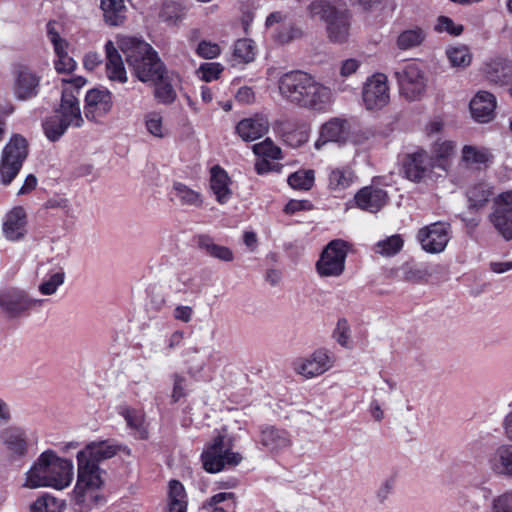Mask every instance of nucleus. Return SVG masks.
Instances as JSON below:
<instances>
[{
	"instance_id": "nucleus-64",
	"label": "nucleus",
	"mask_w": 512,
	"mask_h": 512,
	"mask_svg": "<svg viewBox=\"0 0 512 512\" xmlns=\"http://www.w3.org/2000/svg\"><path fill=\"white\" fill-rule=\"evenodd\" d=\"M395 481L393 478L386 479L381 486L379 487L377 491V498L383 502L385 501L389 495L392 493L394 489Z\"/></svg>"
},
{
	"instance_id": "nucleus-29",
	"label": "nucleus",
	"mask_w": 512,
	"mask_h": 512,
	"mask_svg": "<svg viewBox=\"0 0 512 512\" xmlns=\"http://www.w3.org/2000/svg\"><path fill=\"white\" fill-rule=\"evenodd\" d=\"M485 75L491 83L509 86V93L512 97V65L508 60L497 58L486 63Z\"/></svg>"
},
{
	"instance_id": "nucleus-48",
	"label": "nucleus",
	"mask_w": 512,
	"mask_h": 512,
	"mask_svg": "<svg viewBox=\"0 0 512 512\" xmlns=\"http://www.w3.org/2000/svg\"><path fill=\"white\" fill-rule=\"evenodd\" d=\"M252 150L255 155L260 158L279 160L282 159V151L280 147L275 145L270 138L253 145Z\"/></svg>"
},
{
	"instance_id": "nucleus-24",
	"label": "nucleus",
	"mask_w": 512,
	"mask_h": 512,
	"mask_svg": "<svg viewBox=\"0 0 512 512\" xmlns=\"http://www.w3.org/2000/svg\"><path fill=\"white\" fill-rule=\"evenodd\" d=\"M269 121L266 116L256 114L253 117L242 119L236 125V133L246 141H255L268 132Z\"/></svg>"
},
{
	"instance_id": "nucleus-32",
	"label": "nucleus",
	"mask_w": 512,
	"mask_h": 512,
	"mask_svg": "<svg viewBox=\"0 0 512 512\" xmlns=\"http://www.w3.org/2000/svg\"><path fill=\"white\" fill-rule=\"evenodd\" d=\"M230 185L231 180L227 172L218 165L213 166L210 171V188L220 204L230 200L232 196Z\"/></svg>"
},
{
	"instance_id": "nucleus-5",
	"label": "nucleus",
	"mask_w": 512,
	"mask_h": 512,
	"mask_svg": "<svg viewBox=\"0 0 512 512\" xmlns=\"http://www.w3.org/2000/svg\"><path fill=\"white\" fill-rule=\"evenodd\" d=\"M243 457L232 451V440L226 435H217L201 454L203 468L208 473H218L226 466H236Z\"/></svg>"
},
{
	"instance_id": "nucleus-35",
	"label": "nucleus",
	"mask_w": 512,
	"mask_h": 512,
	"mask_svg": "<svg viewBox=\"0 0 512 512\" xmlns=\"http://www.w3.org/2000/svg\"><path fill=\"white\" fill-rule=\"evenodd\" d=\"M197 245L207 255L218 260L231 262L234 259L233 252L230 248L216 244L208 235H199L197 237Z\"/></svg>"
},
{
	"instance_id": "nucleus-52",
	"label": "nucleus",
	"mask_w": 512,
	"mask_h": 512,
	"mask_svg": "<svg viewBox=\"0 0 512 512\" xmlns=\"http://www.w3.org/2000/svg\"><path fill=\"white\" fill-rule=\"evenodd\" d=\"M145 127L147 131L157 138H163L166 130L163 126V117L159 112H148L144 116Z\"/></svg>"
},
{
	"instance_id": "nucleus-54",
	"label": "nucleus",
	"mask_w": 512,
	"mask_h": 512,
	"mask_svg": "<svg viewBox=\"0 0 512 512\" xmlns=\"http://www.w3.org/2000/svg\"><path fill=\"white\" fill-rule=\"evenodd\" d=\"M154 83L156 84L154 95L158 102L167 105L175 101L176 91L170 83L165 81L164 77Z\"/></svg>"
},
{
	"instance_id": "nucleus-59",
	"label": "nucleus",
	"mask_w": 512,
	"mask_h": 512,
	"mask_svg": "<svg viewBox=\"0 0 512 512\" xmlns=\"http://www.w3.org/2000/svg\"><path fill=\"white\" fill-rule=\"evenodd\" d=\"M492 512H512V492H505L493 499Z\"/></svg>"
},
{
	"instance_id": "nucleus-8",
	"label": "nucleus",
	"mask_w": 512,
	"mask_h": 512,
	"mask_svg": "<svg viewBox=\"0 0 512 512\" xmlns=\"http://www.w3.org/2000/svg\"><path fill=\"white\" fill-rule=\"evenodd\" d=\"M436 170L430 154L424 149L408 153L402 160V171L405 178L415 183H427L442 177L443 174Z\"/></svg>"
},
{
	"instance_id": "nucleus-15",
	"label": "nucleus",
	"mask_w": 512,
	"mask_h": 512,
	"mask_svg": "<svg viewBox=\"0 0 512 512\" xmlns=\"http://www.w3.org/2000/svg\"><path fill=\"white\" fill-rule=\"evenodd\" d=\"M332 355L326 349H318L306 358L294 362V370L306 377L312 378L323 374L333 366Z\"/></svg>"
},
{
	"instance_id": "nucleus-10",
	"label": "nucleus",
	"mask_w": 512,
	"mask_h": 512,
	"mask_svg": "<svg viewBox=\"0 0 512 512\" xmlns=\"http://www.w3.org/2000/svg\"><path fill=\"white\" fill-rule=\"evenodd\" d=\"M401 94L408 100H419L426 89V78L416 63H407L394 72Z\"/></svg>"
},
{
	"instance_id": "nucleus-12",
	"label": "nucleus",
	"mask_w": 512,
	"mask_h": 512,
	"mask_svg": "<svg viewBox=\"0 0 512 512\" xmlns=\"http://www.w3.org/2000/svg\"><path fill=\"white\" fill-rule=\"evenodd\" d=\"M450 233V224L439 221L419 229L417 240L425 252L436 254L444 251L450 240Z\"/></svg>"
},
{
	"instance_id": "nucleus-51",
	"label": "nucleus",
	"mask_w": 512,
	"mask_h": 512,
	"mask_svg": "<svg viewBox=\"0 0 512 512\" xmlns=\"http://www.w3.org/2000/svg\"><path fill=\"white\" fill-rule=\"evenodd\" d=\"M313 170H300L288 177V184L294 189L309 190L314 183Z\"/></svg>"
},
{
	"instance_id": "nucleus-14",
	"label": "nucleus",
	"mask_w": 512,
	"mask_h": 512,
	"mask_svg": "<svg viewBox=\"0 0 512 512\" xmlns=\"http://www.w3.org/2000/svg\"><path fill=\"white\" fill-rule=\"evenodd\" d=\"M113 107L112 93L103 88L90 89L85 96L84 115L90 121L105 117Z\"/></svg>"
},
{
	"instance_id": "nucleus-19",
	"label": "nucleus",
	"mask_w": 512,
	"mask_h": 512,
	"mask_svg": "<svg viewBox=\"0 0 512 512\" xmlns=\"http://www.w3.org/2000/svg\"><path fill=\"white\" fill-rule=\"evenodd\" d=\"M0 439L11 460H19L27 454L29 442L23 429L9 426L0 432Z\"/></svg>"
},
{
	"instance_id": "nucleus-30",
	"label": "nucleus",
	"mask_w": 512,
	"mask_h": 512,
	"mask_svg": "<svg viewBox=\"0 0 512 512\" xmlns=\"http://www.w3.org/2000/svg\"><path fill=\"white\" fill-rule=\"evenodd\" d=\"M77 465V481L75 486H78V489L80 487H102V470L97 463L77 458Z\"/></svg>"
},
{
	"instance_id": "nucleus-22",
	"label": "nucleus",
	"mask_w": 512,
	"mask_h": 512,
	"mask_svg": "<svg viewBox=\"0 0 512 512\" xmlns=\"http://www.w3.org/2000/svg\"><path fill=\"white\" fill-rule=\"evenodd\" d=\"M28 216L21 206H16L10 210L3 223V233L9 240L16 241L22 239L27 233Z\"/></svg>"
},
{
	"instance_id": "nucleus-40",
	"label": "nucleus",
	"mask_w": 512,
	"mask_h": 512,
	"mask_svg": "<svg viewBox=\"0 0 512 512\" xmlns=\"http://www.w3.org/2000/svg\"><path fill=\"white\" fill-rule=\"evenodd\" d=\"M491 157L489 150L483 147L465 145L462 148L461 161L466 166L480 168L481 165H486Z\"/></svg>"
},
{
	"instance_id": "nucleus-45",
	"label": "nucleus",
	"mask_w": 512,
	"mask_h": 512,
	"mask_svg": "<svg viewBox=\"0 0 512 512\" xmlns=\"http://www.w3.org/2000/svg\"><path fill=\"white\" fill-rule=\"evenodd\" d=\"M173 190L175 197L182 205L200 207L203 203L202 195L199 191L193 190L181 182H175Z\"/></svg>"
},
{
	"instance_id": "nucleus-47",
	"label": "nucleus",
	"mask_w": 512,
	"mask_h": 512,
	"mask_svg": "<svg viewBox=\"0 0 512 512\" xmlns=\"http://www.w3.org/2000/svg\"><path fill=\"white\" fill-rule=\"evenodd\" d=\"M404 240L399 234L387 237L376 244L375 251L383 256L391 257L400 252L403 248Z\"/></svg>"
},
{
	"instance_id": "nucleus-60",
	"label": "nucleus",
	"mask_w": 512,
	"mask_h": 512,
	"mask_svg": "<svg viewBox=\"0 0 512 512\" xmlns=\"http://www.w3.org/2000/svg\"><path fill=\"white\" fill-rule=\"evenodd\" d=\"M168 501H187V494L185 488L177 480H171L168 486Z\"/></svg>"
},
{
	"instance_id": "nucleus-25",
	"label": "nucleus",
	"mask_w": 512,
	"mask_h": 512,
	"mask_svg": "<svg viewBox=\"0 0 512 512\" xmlns=\"http://www.w3.org/2000/svg\"><path fill=\"white\" fill-rule=\"evenodd\" d=\"M472 117L479 123H487L494 118L496 99L487 91H479L470 101Z\"/></svg>"
},
{
	"instance_id": "nucleus-42",
	"label": "nucleus",
	"mask_w": 512,
	"mask_h": 512,
	"mask_svg": "<svg viewBox=\"0 0 512 512\" xmlns=\"http://www.w3.org/2000/svg\"><path fill=\"white\" fill-rule=\"evenodd\" d=\"M426 38L425 31L420 27H413L402 31L396 40L400 50H410L420 46Z\"/></svg>"
},
{
	"instance_id": "nucleus-63",
	"label": "nucleus",
	"mask_w": 512,
	"mask_h": 512,
	"mask_svg": "<svg viewBox=\"0 0 512 512\" xmlns=\"http://www.w3.org/2000/svg\"><path fill=\"white\" fill-rule=\"evenodd\" d=\"M184 383L185 378L183 376L178 374L174 376V387L172 392V399L174 402L179 401L182 397L186 395Z\"/></svg>"
},
{
	"instance_id": "nucleus-61",
	"label": "nucleus",
	"mask_w": 512,
	"mask_h": 512,
	"mask_svg": "<svg viewBox=\"0 0 512 512\" xmlns=\"http://www.w3.org/2000/svg\"><path fill=\"white\" fill-rule=\"evenodd\" d=\"M196 52L202 58L213 59L220 54V47L216 43L201 41Z\"/></svg>"
},
{
	"instance_id": "nucleus-6",
	"label": "nucleus",
	"mask_w": 512,
	"mask_h": 512,
	"mask_svg": "<svg viewBox=\"0 0 512 512\" xmlns=\"http://www.w3.org/2000/svg\"><path fill=\"white\" fill-rule=\"evenodd\" d=\"M86 79L78 76L62 80V95L57 114L69 127L80 128L84 124L78 95Z\"/></svg>"
},
{
	"instance_id": "nucleus-62",
	"label": "nucleus",
	"mask_w": 512,
	"mask_h": 512,
	"mask_svg": "<svg viewBox=\"0 0 512 512\" xmlns=\"http://www.w3.org/2000/svg\"><path fill=\"white\" fill-rule=\"evenodd\" d=\"M194 310L191 306L177 305L173 311V317L181 322L188 323L191 321Z\"/></svg>"
},
{
	"instance_id": "nucleus-46",
	"label": "nucleus",
	"mask_w": 512,
	"mask_h": 512,
	"mask_svg": "<svg viewBox=\"0 0 512 512\" xmlns=\"http://www.w3.org/2000/svg\"><path fill=\"white\" fill-rule=\"evenodd\" d=\"M257 48L250 39H239L236 41L233 56L238 63H249L255 59Z\"/></svg>"
},
{
	"instance_id": "nucleus-56",
	"label": "nucleus",
	"mask_w": 512,
	"mask_h": 512,
	"mask_svg": "<svg viewBox=\"0 0 512 512\" xmlns=\"http://www.w3.org/2000/svg\"><path fill=\"white\" fill-rule=\"evenodd\" d=\"M351 330L348 321L345 318L338 320L333 337L342 347H349Z\"/></svg>"
},
{
	"instance_id": "nucleus-11",
	"label": "nucleus",
	"mask_w": 512,
	"mask_h": 512,
	"mask_svg": "<svg viewBox=\"0 0 512 512\" xmlns=\"http://www.w3.org/2000/svg\"><path fill=\"white\" fill-rule=\"evenodd\" d=\"M362 100L367 110H380L390 101L388 78L375 73L367 79L362 90Z\"/></svg>"
},
{
	"instance_id": "nucleus-50",
	"label": "nucleus",
	"mask_w": 512,
	"mask_h": 512,
	"mask_svg": "<svg viewBox=\"0 0 512 512\" xmlns=\"http://www.w3.org/2000/svg\"><path fill=\"white\" fill-rule=\"evenodd\" d=\"M64 503L56 497L43 493L34 502V512H62Z\"/></svg>"
},
{
	"instance_id": "nucleus-43",
	"label": "nucleus",
	"mask_w": 512,
	"mask_h": 512,
	"mask_svg": "<svg viewBox=\"0 0 512 512\" xmlns=\"http://www.w3.org/2000/svg\"><path fill=\"white\" fill-rule=\"evenodd\" d=\"M42 128L45 136L52 142L57 141L67 131L69 126L56 113L48 116L42 122Z\"/></svg>"
},
{
	"instance_id": "nucleus-17",
	"label": "nucleus",
	"mask_w": 512,
	"mask_h": 512,
	"mask_svg": "<svg viewBox=\"0 0 512 512\" xmlns=\"http://www.w3.org/2000/svg\"><path fill=\"white\" fill-rule=\"evenodd\" d=\"M351 132L350 121L343 117H333L320 128L319 138L315 142V148L320 150L328 142L344 143Z\"/></svg>"
},
{
	"instance_id": "nucleus-18",
	"label": "nucleus",
	"mask_w": 512,
	"mask_h": 512,
	"mask_svg": "<svg viewBox=\"0 0 512 512\" xmlns=\"http://www.w3.org/2000/svg\"><path fill=\"white\" fill-rule=\"evenodd\" d=\"M47 36L53 44L56 59L54 61L55 69L58 73H71L76 67V61L68 55V43L65 39L61 38L56 29L55 22L47 24Z\"/></svg>"
},
{
	"instance_id": "nucleus-21",
	"label": "nucleus",
	"mask_w": 512,
	"mask_h": 512,
	"mask_svg": "<svg viewBox=\"0 0 512 512\" xmlns=\"http://www.w3.org/2000/svg\"><path fill=\"white\" fill-rule=\"evenodd\" d=\"M354 199L358 208L376 213L386 205L388 194L381 188L366 186L355 194Z\"/></svg>"
},
{
	"instance_id": "nucleus-44",
	"label": "nucleus",
	"mask_w": 512,
	"mask_h": 512,
	"mask_svg": "<svg viewBox=\"0 0 512 512\" xmlns=\"http://www.w3.org/2000/svg\"><path fill=\"white\" fill-rule=\"evenodd\" d=\"M15 94L19 99L25 100L32 95V74L29 68L19 65L16 70Z\"/></svg>"
},
{
	"instance_id": "nucleus-2",
	"label": "nucleus",
	"mask_w": 512,
	"mask_h": 512,
	"mask_svg": "<svg viewBox=\"0 0 512 512\" xmlns=\"http://www.w3.org/2000/svg\"><path fill=\"white\" fill-rule=\"evenodd\" d=\"M117 43L129 67L141 82L162 80L166 72L165 67L150 44L133 36H121Z\"/></svg>"
},
{
	"instance_id": "nucleus-9",
	"label": "nucleus",
	"mask_w": 512,
	"mask_h": 512,
	"mask_svg": "<svg viewBox=\"0 0 512 512\" xmlns=\"http://www.w3.org/2000/svg\"><path fill=\"white\" fill-rule=\"evenodd\" d=\"M347 252L345 241L336 239L329 242L315 265L319 276L339 277L345 269Z\"/></svg>"
},
{
	"instance_id": "nucleus-55",
	"label": "nucleus",
	"mask_w": 512,
	"mask_h": 512,
	"mask_svg": "<svg viewBox=\"0 0 512 512\" xmlns=\"http://www.w3.org/2000/svg\"><path fill=\"white\" fill-rule=\"evenodd\" d=\"M223 71V66L219 63L210 62L201 64L197 70L199 77L205 82L217 80Z\"/></svg>"
},
{
	"instance_id": "nucleus-4",
	"label": "nucleus",
	"mask_w": 512,
	"mask_h": 512,
	"mask_svg": "<svg viewBox=\"0 0 512 512\" xmlns=\"http://www.w3.org/2000/svg\"><path fill=\"white\" fill-rule=\"evenodd\" d=\"M311 18H319L326 23L330 41L344 43L350 35V15L343 4L333 0H314L308 7Z\"/></svg>"
},
{
	"instance_id": "nucleus-1",
	"label": "nucleus",
	"mask_w": 512,
	"mask_h": 512,
	"mask_svg": "<svg viewBox=\"0 0 512 512\" xmlns=\"http://www.w3.org/2000/svg\"><path fill=\"white\" fill-rule=\"evenodd\" d=\"M281 95L301 107L324 111L332 102V91L303 71H291L279 80Z\"/></svg>"
},
{
	"instance_id": "nucleus-26",
	"label": "nucleus",
	"mask_w": 512,
	"mask_h": 512,
	"mask_svg": "<svg viewBox=\"0 0 512 512\" xmlns=\"http://www.w3.org/2000/svg\"><path fill=\"white\" fill-rule=\"evenodd\" d=\"M74 509L77 512H89L94 508L102 506L105 498L99 487H74L73 490Z\"/></svg>"
},
{
	"instance_id": "nucleus-34",
	"label": "nucleus",
	"mask_w": 512,
	"mask_h": 512,
	"mask_svg": "<svg viewBox=\"0 0 512 512\" xmlns=\"http://www.w3.org/2000/svg\"><path fill=\"white\" fill-rule=\"evenodd\" d=\"M489 464L496 474L512 477V445H500L492 454Z\"/></svg>"
},
{
	"instance_id": "nucleus-20",
	"label": "nucleus",
	"mask_w": 512,
	"mask_h": 512,
	"mask_svg": "<svg viewBox=\"0 0 512 512\" xmlns=\"http://www.w3.org/2000/svg\"><path fill=\"white\" fill-rule=\"evenodd\" d=\"M277 131L280 133L284 142L296 148L307 142L310 128L305 121L286 119L278 123Z\"/></svg>"
},
{
	"instance_id": "nucleus-28",
	"label": "nucleus",
	"mask_w": 512,
	"mask_h": 512,
	"mask_svg": "<svg viewBox=\"0 0 512 512\" xmlns=\"http://www.w3.org/2000/svg\"><path fill=\"white\" fill-rule=\"evenodd\" d=\"M456 145L453 141L439 139L430 148V157L433 165L441 174H446L450 169L455 155Z\"/></svg>"
},
{
	"instance_id": "nucleus-7",
	"label": "nucleus",
	"mask_w": 512,
	"mask_h": 512,
	"mask_svg": "<svg viewBox=\"0 0 512 512\" xmlns=\"http://www.w3.org/2000/svg\"><path fill=\"white\" fill-rule=\"evenodd\" d=\"M28 152V141L18 134L6 144L0 160V176L4 185H9L18 175Z\"/></svg>"
},
{
	"instance_id": "nucleus-58",
	"label": "nucleus",
	"mask_w": 512,
	"mask_h": 512,
	"mask_svg": "<svg viewBox=\"0 0 512 512\" xmlns=\"http://www.w3.org/2000/svg\"><path fill=\"white\" fill-rule=\"evenodd\" d=\"M430 276L428 268L424 265L411 266L405 271V280L418 283L427 280Z\"/></svg>"
},
{
	"instance_id": "nucleus-36",
	"label": "nucleus",
	"mask_w": 512,
	"mask_h": 512,
	"mask_svg": "<svg viewBox=\"0 0 512 512\" xmlns=\"http://www.w3.org/2000/svg\"><path fill=\"white\" fill-rule=\"evenodd\" d=\"M43 207L46 210L59 211L64 222L73 223L77 218V213L71 200L63 194H54L45 202Z\"/></svg>"
},
{
	"instance_id": "nucleus-41",
	"label": "nucleus",
	"mask_w": 512,
	"mask_h": 512,
	"mask_svg": "<svg viewBox=\"0 0 512 512\" xmlns=\"http://www.w3.org/2000/svg\"><path fill=\"white\" fill-rule=\"evenodd\" d=\"M66 274L62 267H56L49 271L41 280L38 290L42 295L50 296L57 292L65 282Z\"/></svg>"
},
{
	"instance_id": "nucleus-31",
	"label": "nucleus",
	"mask_w": 512,
	"mask_h": 512,
	"mask_svg": "<svg viewBox=\"0 0 512 512\" xmlns=\"http://www.w3.org/2000/svg\"><path fill=\"white\" fill-rule=\"evenodd\" d=\"M106 74L109 80L119 83L127 82V73L120 53L112 41L105 44Z\"/></svg>"
},
{
	"instance_id": "nucleus-13",
	"label": "nucleus",
	"mask_w": 512,
	"mask_h": 512,
	"mask_svg": "<svg viewBox=\"0 0 512 512\" xmlns=\"http://www.w3.org/2000/svg\"><path fill=\"white\" fill-rule=\"evenodd\" d=\"M490 221L505 240L512 239V191L503 192L496 197Z\"/></svg>"
},
{
	"instance_id": "nucleus-33",
	"label": "nucleus",
	"mask_w": 512,
	"mask_h": 512,
	"mask_svg": "<svg viewBox=\"0 0 512 512\" xmlns=\"http://www.w3.org/2000/svg\"><path fill=\"white\" fill-rule=\"evenodd\" d=\"M116 453L117 446L109 441L93 442L79 451L77 458L86 459L99 465V462L113 457Z\"/></svg>"
},
{
	"instance_id": "nucleus-38",
	"label": "nucleus",
	"mask_w": 512,
	"mask_h": 512,
	"mask_svg": "<svg viewBox=\"0 0 512 512\" xmlns=\"http://www.w3.org/2000/svg\"><path fill=\"white\" fill-rule=\"evenodd\" d=\"M491 195L492 189L487 183L480 182L470 186L466 192L469 209L477 211L483 208Z\"/></svg>"
},
{
	"instance_id": "nucleus-49",
	"label": "nucleus",
	"mask_w": 512,
	"mask_h": 512,
	"mask_svg": "<svg viewBox=\"0 0 512 512\" xmlns=\"http://www.w3.org/2000/svg\"><path fill=\"white\" fill-rule=\"evenodd\" d=\"M446 55L453 67H467L472 60L468 48L464 45L448 47Z\"/></svg>"
},
{
	"instance_id": "nucleus-27",
	"label": "nucleus",
	"mask_w": 512,
	"mask_h": 512,
	"mask_svg": "<svg viewBox=\"0 0 512 512\" xmlns=\"http://www.w3.org/2000/svg\"><path fill=\"white\" fill-rule=\"evenodd\" d=\"M259 441L271 452H278L292 445L289 432L272 425H266L261 428Z\"/></svg>"
},
{
	"instance_id": "nucleus-39",
	"label": "nucleus",
	"mask_w": 512,
	"mask_h": 512,
	"mask_svg": "<svg viewBox=\"0 0 512 512\" xmlns=\"http://www.w3.org/2000/svg\"><path fill=\"white\" fill-rule=\"evenodd\" d=\"M120 414L125 419L127 426L133 430L134 435L140 439L148 437V430L145 424V413L133 408H123Z\"/></svg>"
},
{
	"instance_id": "nucleus-37",
	"label": "nucleus",
	"mask_w": 512,
	"mask_h": 512,
	"mask_svg": "<svg viewBox=\"0 0 512 512\" xmlns=\"http://www.w3.org/2000/svg\"><path fill=\"white\" fill-rule=\"evenodd\" d=\"M104 20L110 26H119L125 20L126 6L123 0H101Z\"/></svg>"
},
{
	"instance_id": "nucleus-57",
	"label": "nucleus",
	"mask_w": 512,
	"mask_h": 512,
	"mask_svg": "<svg viewBox=\"0 0 512 512\" xmlns=\"http://www.w3.org/2000/svg\"><path fill=\"white\" fill-rule=\"evenodd\" d=\"M435 29L438 32H447L450 35L458 36L462 33L463 26L460 24H455L449 17L440 16L437 20Z\"/></svg>"
},
{
	"instance_id": "nucleus-3",
	"label": "nucleus",
	"mask_w": 512,
	"mask_h": 512,
	"mask_svg": "<svg viewBox=\"0 0 512 512\" xmlns=\"http://www.w3.org/2000/svg\"><path fill=\"white\" fill-rule=\"evenodd\" d=\"M73 462L60 458L52 450L44 451L34 463V488L52 487L62 490L73 480Z\"/></svg>"
},
{
	"instance_id": "nucleus-23",
	"label": "nucleus",
	"mask_w": 512,
	"mask_h": 512,
	"mask_svg": "<svg viewBox=\"0 0 512 512\" xmlns=\"http://www.w3.org/2000/svg\"><path fill=\"white\" fill-rule=\"evenodd\" d=\"M30 307L29 296L19 289L0 292V308L10 317H17Z\"/></svg>"
},
{
	"instance_id": "nucleus-53",
	"label": "nucleus",
	"mask_w": 512,
	"mask_h": 512,
	"mask_svg": "<svg viewBox=\"0 0 512 512\" xmlns=\"http://www.w3.org/2000/svg\"><path fill=\"white\" fill-rule=\"evenodd\" d=\"M184 15L183 7L173 1V0H167L163 3L161 11H160V18L167 22V23H176L179 19H181Z\"/></svg>"
},
{
	"instance_id": "nucleus-16",
	"label": "nucleus",
	"mask_w": 512,
	"mask_h": 512,
	"mask_svg": "<svg viewBox=\"0 0 512 512\" xmlns=\"http://www.w3.org/2000/svg\"><path fill=\"white\" fill-rule=\"evenodd\" d=\"M357 180L355 171L348 164L329 165L326 168L327 189L336 196L352 187Z\"/></svg>"
}]
</instances>
